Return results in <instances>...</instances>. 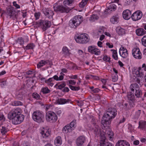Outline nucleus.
Wrapping results in <instances>:
<instances>
[{
    "instance_id": "obj_1",
    "label": "nucleus",
    "mask_w": 146,
    "mask_h": 146,
    "mask_svg": "<svg viewBox=\"0 0 146 146\" xmlns=\"http://www.w3.org/2000/svg\"><path fill=\"white\" fill-rule=\"evenodd\" d=\"M22 110L21 109L17 108L12 110L8 115V117L12 120L13 124L17 125L21 123L24 120V116L21 114Z\"/></svg>"
},
{
    "instance_id": "obj_2",
    "label": "nucleus",
    "mask_w": 146,
    "mask_h": 146,
    "mask_svg": "<svg viewBox=\"0 0 146 146\" xmlns=\"http://www.w3.org/2000/svg\"><path fill=\"white\" fill-rule=\"evenodd\" d=\"M146 71V66L143 64L142 66V68L139 67L138 68L135 69L133 71V78L134 79V81L138 84L140 83V78L143 77L144 75V72Z\"/></svg>"
},
{
    "instance_id": "obj_3",
    "label": "nucleus",
    "mask_w": 146,
    "mask_h": 146,
    "mask_svg": "<svg viewBox=\"0 0 146 146\" xmlns=\"http://www.w3.org/2000/svg\"><path fill=\"white\" fill-rule=\"evenodd\" d=\"M83 21V17L81 15L75 16L69 22V26L71 28L76 29L79 26Z\"/></svg>"
},
{
    "instance_id": "obj_4",
    "label": "nucleus",
    "mask_w": 146,
    "mask_h": 146,
    "mask_svg": "<svg viewBox=\"0 0 146 146\" xmlns=\"http://www.w3.org/2000/svg\"><path fill=\"white\" fill-rule=\"evenodd\" d=\"M32 118L35 121L38 123L43 122L44 119L43 113L39 111H36L33 112Z\"/></svg>"
},
{
    "instance_id": "obj_5",
    "label": "nucleus",
    "mask_w": 146,
    "mask_h": 146,
    "mask_svg": "<svg viewBox=\"0 0 146 146\" xmlns=\"http://www.w3.org/2000/svg\"><path fill=\"white\" fill-rule=\"evenodd\" d=\"M75 39L77 43L85 44L89 41L88 35L86 34H82L77 36L75 37Z\"/></svg>"
},
{
    "instance_id": "obj_6",
    "label": "nucleus",
    "mask_w": 146,
    "mask_h": 146,
    "mask_svg": "<svg viewBox=\"0 0 146 146\" xmlns=\"http://www.w3.org/2000/svg\"><path fill=\"white\" fill-rule=\"evenodd\" d=\"M117 114V110L113 108H110L107 110L106 113L104 114V115L105 117H107L111 121L115 117Z\"/></svg>"
},
{
    "instance_id": "obj_7",
    "label": "nucleus",
    "mask_w": 146,
    "mask_h": 146,
    "mask_svg": "<svg viewBox=\"0 0 146 146\" xmlns=\"http://www.w3.org/2000/svg\"><path fill=\"white\" fill-rule=\"evenodd\" d=\"M76 120H73L69 125H67L64 127L62 129L63 132L66 133L74 130L76 126Z\"/></svg>"
},
{
    "instance_id": "obj_8",
    "label": "nucleus",
    "mask_w": 146,
    "mask_h": 146,
    "mask_svg": "<svg viewBox=\"0 0 146 146\" xmlns=\"http://www.w3.org/2000/svg\"><path fill=\"white\" fill-rule=\"evenodd\" d=\"M46 120L50 123L55 122L57 119V116L56 114L53 112L48 111L46 113Z\"/></svg>"
},
{
    "instance_id": "obj_9",
    "label": "nucleus",
    "mask_w": 146,
    "mask_h": 146,
    "mask_svg": "<svg viewBox=\"0 0 146 146\" xmlns=\"http://www.w3.org/2000/svg\"><path fill=\"white\" fill-rule=\"evenodd\" d=\"M37 25L43 30L46 31L51 26V22L47 20H40L37 23Z\"/></svg>"
},
{
    "instance_id": "obj_10",
    "label": "nucleus",
    "mask_w": 146,
    "mask_h": 146,
    "mask_svg": "<svg viewBox=\"0 0 146 146\" xmlns=\"http://www.w3.org/2000/svg\"><path fill=\"white\" fill-rule=\"evenodd\" d=\"M15 11L14 8L11 6H9L7 8L4 14L6 15L7 17L11 18L15 17Z\"/></svg>"
},
{
    "instance_id": "obj_11",
    "label": "nucleus",
    "mask_w": 146,
    "mask_h": 146,
    "mask_svg": "<svg viewBox=\"0 0 146 146\" xmlns=\"http://www.w3.org/2000/svg\"><path fill=\"white\" fill-rule=\"evenodd\" d=\"M54 11H59L61 13H68L71 9L67 7H64L62 5H59L54 7Z\"/></svg>"
},
{
    "instance_id": "obj_12",
    "label": "nucleus",
    "mask_w": 146,
    "mask_h": 146,
    "mask_svg": "<svg viewBox=\"0 0 146 146\" xmlns=\"http://www.w3.org/2000/svg\"><path fill=\"white\" fill-rule=\"evenodd\" d=\"M143 16V13L140 11L134 12L131 16L133 20L136 21L140 19Z\"/></svg>"
},
{
    "instance_id": "obj_13",
    "label": "nucleus",
    "mask_w": 146,
    "mask_h": 146,
    "mask_svg": "<svg viewBox=\"0 0 146 146\" xmlns=\"http://www.w3.org/2000/svg\"><path fill=\"white\" fill-rule=\"evenodd\" d=\"M88 51L91 54L97 55H99L100 54V50L96 48L95 46H89L88 48Z\"/></svg>"
},
{
    "instance_id": "obj_14",
    "label": "nucleus",
    "mask_w": 146,
    "mask_h": 146,
    "mask_svg": "<svg viewBox=\"0 0 146 146\" xmlns=\"http://www.w3.org/2000/svg\"><path fill=\"white\" fill-rule=\"evenodd\" d=\"M133 57L136 59H141L142 57V54L139 48H134L132 50Z\"/></svg>"
},
{
    "instance_id": "obj_15",
    "label": "nucleus",
    "mask_w": 146,
    "mask_h": 146,
    "mask_svg": "<svg viewBox=\"0 0 146 146\" xmlns=\"http://www.w3.org/2000/svg\"><path fill=\"white\" fill-rule=\"evenodd\" d=\"M93 124L94 126L92 130L96 135H98L100 134L101 137L102 135L103 136L104 135V132H103L102 133L100 131V129L99 126L96 123H94Z\"/></svg>"
},
{
    "instance_id": "obj_16",
    "label": "nucleus",
    "mask_w": 146,
    "mask_h": 146,
    "mask_svg": "<svg viewBox=\"0 0 146 146\" xmlns=\"http://www.w3.org/2000/svg\"><path fill=\"white\" fill-rule=\"evenodd\" d=\"M106 139L104 135L103 136L101 135V140L100 142V146H114L113 144L111 143L106 142L105 141Z\"/></svg>"
},
{
    "instance_id": "obj_17",
    "label": "nucleus",
    "mask_w": 146,
    "mask_h": 146,
    "mask_svg": "<svg viewBox=\"0 0 146 146\" xmlns=\"http://www.w3.org/2000/svg\"><path fill=\"white\" fill-rule=\"evenodd\" d=\"M43 13L49 19H51L54 15L53 11L50 9L45 8L43 10Z\"/></svg>"
},
{
    "instance_id": "obj_18",
    "label": "nucleus",
    "mask_w": 146,
    "mask_h": 146,
    "mask_svg": "<svg viewBox=\"0 0 146 146\" xmlns=\"http://www.w3.org/2000/svg\"><path fill=\"white\" fill-rule=\"evenodd\" d=\"M119 0H114L113 2L110 3L108 9L111 11H114L116 10L117 5L120 4L118 3Z\"/></svg>"
},
{
    "instance_id": "obj_19",
    "label": "nucleus",
    "mask_w": 146,
    "mask_h": 146,
    "mask_svg": "<svg viewBox=\"0 0 146 146\" xmlns=\"http://www.w3.org/2000/svg\"><path fill=\"white\" fill-rule=\"evenodd\" d=\"M119 52L120 55L123 58H125L128 56L127 51L123 47L120 48Z\"/></svg>"
},
{
    "instance_id": "obj_20",
    "label": "nucleus",
    "mask_w": 146,
    "mask_h": 146,
    "mask_svg": "<svg viewBox=\"0 0 146 146\" xmlns=\"http://www.w3.org/2000/svg\"><path fill=\"white\" fill-rule=\"evenodd\" d=\"M111 121L109 118L105 117L104 115L101 121V123L103 125L104 127H105L108 125Z\"/></svg>"
},
{
    "instance_id": "obj_21",
    "label": "nucleus",
    "mask_w": 146,
    "mask_h": 146,
    "mask_svg": "<svg viewBox=\"0 0 146 146\" xmlns=\"http://www.w3.org/2000/svg\"><path fill=\"white\" fill-rule=\"evenodd\" d=\"M131 11L128 9H126L123 11V17L125 19L128 20L131 17Z\"/></svg>"
},
{
    "instance_id": "obj_22",
    "label": "nucleus",
    "mask_w": 146,
    "mask_h": 146,
    "mask_svg": "<svg viewBox=\"0 0 146 146\" xmlns=\"http://www.w3.org/2000/svg\"><path fill=\"white\" fill-rule=\"evenodd\" d=\"M85 141V138L84 136H80L77 138L76 144L77 146H82Z\"/></svg>"
},
{
    "instance_id": "obj_23",
    "label": "nucleus",
    "mask_w": 146,
    "mask_h": 146,
    "mask_svg": "<svg viewBox=\"0 0 146 146\" xmlns=\"http://www.w3.org/2000/svg\"><path fill=\"white\" fill-rule=\"evenodd\" d=\"M115 146H130V145L129 143L127 141L120 140L117 143Z\"/></svg>"
},
{
    "instance_id": "obj_24",
    "label": "nucleus",
    "mask_w": 146,
    "mask_h": 146,
    "mask_svg": "<svg viewBox=\"0 0 146 146\" xmlns=\"http://www.w3.org/2000/svg\"><path fill=\"white\" fill-rule=\"evenodd\" d=\"M133 94L135 95L136 98H139L140 101L141 100H143V99L142 98V92L141 90L140 89V88L136 91H135Z\"/></svg>"
},
{
    "instance_id": "obj_25",
    "label": "nucleus",
    "mask_w": 146,
    "mask_h": 146,
    "mask_svg": "<svg viewBox=\"0 0 146 146\" xmlns=\"http://www.w3.org/2000/svg\"><path fill=\"white\" fill-rule=\"evenodd\" d=\"M70 101V100L68 99L58 98L56 100V102L59 104H64L67 103H69Z\"/></svg>"
},
{
    "instance_id": "obj_26",
    "label": "nucleus",
    "mask_w": 146,
    "mask_h": 146,
    "mask_svg": "<svg viewBox=\"0 0 146 146\" xmlns=\"http://www.w3.org/2000/svg\"><path fill=\"white\" fill-rule=\"evenodd\" d=\"M138 128L146 131V121L141 120L139 122Z\"/></svg>"
},
{
    "instance_id": "obj_27",
    "label": "nucleus",
    "mask_w": 146,
    "mask_h": 146,
    "mask_svg": "<svg viewBox=\"0 0 146 146\" xmlns=\"http://www.w3.org/2000/svg\"><path fill=\"white\" fill-rule=\"evenodd\" d=\"M113 132L110 129L107 130L105 133H104V136L106 137H108L110 140H111L113 139Z\"/></svg>"
},
{
    "instance_id": "obj_28",
    "label": "nucleus",
    "mask_w": 146,
    "mask_h": 146,
    "mask_svg": "<svg viewBox=\"0 0 146 146\" xmlns=\"http://www.w3.org/2000/svg\"><path fill=\"white\" fill-rule=\"evenodd\" d=\"M119 21V16L118 15H116L112 16L110 19L111 23L113 24H117Z\"/></svg>"
},
{
    "instance_id": "obj_29",
    "label": "nucleus",
    "mask_w": 146,
    "mask_h": 146,
    "mask_svg": "<svg viewBox=\"0 0 146 146\" xmlns=\"http://www.w3.org/2000/svg\"><path fill=\"white\" fill-rule=\"evenodd\" d=\"M40 133L41 134L43 138L47 137L50 134L48 130L44 128H43V129L41 130Z\"/></svg>"
},
{
    "instance_id": "obj_30",
    "label": "nucleus",
    "mask_w": 146,
    "mask_h": 146,
    "mask_svg": "<svg viewBox=\"0 0 146 146\" xmlns=\"http://www.w3.org/2000/svg\"><path fill=\"white\" fill-rule=\"evenodd\" d=\"M116 31L117 33L119 35H122L125 33V29L120 26L116 27Z\"/></svg>"
},
{
    "instance_id": "obj_31",
    "label": "nucleus",
    "mask_w": 146,
    "mask_h": 146,
    "mask_svg": "<svg viewBox=\"0 0 146 146\" xmlns=\"http://www.w3.org/2000/svg\"><path fill=\"white\" fill-rule=\"evenodd\" d=\"M139 88H140V87L139 85L136 83L132 84L130 86V89L131 90L132 92H133Z\"/></svg>"
},
{
    "instance_id": "obj_32",
    "label": "nucleus",
    "mask_w": 146,
    "mask_h": 146,
    "mask_svg": "<svg viewBox=\"0 0 146 146\" xmlns=\"http://www.w3.org/2000/svg\"><path fill=\"white\" fill-rule=\"evenodd\" d=\"M136 33L137 35L141 36L145 34L146 32L143 29L139 28L136 30Z\"/></svg>"
},
{
    "instance_id": "obj_33",
    "label": "nucleus",
    "mask_w": 146,
    "mask_h": 146,
    "mask_svg": "<svg viewBox=\"0 0 146 146\" xmlns=\"http://www.w3.org/2000/svg\"><path fill=\"white\" fill-rule=\"evenodd\" d=\"M49 62V60H41L37 64V67L39 68L42 67L48 63Z\"/></svg>"
},
{
    "instance_id": "obj_34",
    "label": "nucleus",
    "mask_w": 146,
    "mask_h": 146,
    "mask_svg": "<svg viewBox=\"0 0 146 146\" xmlns=\"http://www.w3.org/2000/svg\"><path fill=\"white\" fill-rule=\"evenodd\" d=\"M62 143L61 137L60 136H58L56 137L54 140V143L56 146L60 145Z\"/></svg>"
},
{
    "instance_id": "obj_35",
    "label": "nucleus",
    "mask_w": 146,
    "mask_h": 146,
    "mask_svg": "<svg viewBox=\"0 0 146 146\" xmlns=\"http://www.w3.org/2000/svg\"><path fill=\"white\" fill-rule=\"evenodd\" d=\"M133 93L132 94L131 92L128 93L127 97L128 99L131 101H133L135 99V97Z\"/></svg>"
},
{
    "instance_id": "obj_36",
    "label": "nucleus",
    "mask_w": 146,
    "mask_h": 146,
    "mask_svg": "<svg viewBox=\"0 0 146 146\" xmlns=\"http://www.w3.org/2000/svg\"><path fill=\"white\" fill-rule=\"evenodd\" d=\"M62 53L65 55L68 56L70 55V53L67 47L64 46L62 49Z\"/></svg>"
},
{
    "instance_id": "obj_37",
    "label": "nucleus",
    "mask_w": 146,
    "mask_h": 146,
    "mask_svg": "<svg viewBox=\"0 0 146 146\" xmlns=\"http://www.w3.org/2000/svg\"><path fill=\"white\" fill-rule=\"evenodd\" d=\"M54 80L53 78H50L47 80H45V82L47 85L51 86H52L53 85V82Z\"/></svg>"
},
{
    "instance_id": "obj_38",
    "label": "nucleus",
    "mask_w": 146,
    "mask_h": 146,
    "mask_svg": "<svg viewBox=\"0 0 146 146\" xmlns=\"http://www.w3.org/2000/svg\"><path fill=\"white\" fill-rule=\"evenodd\" d=\"M99 17L96 14H93L90 17L89 20L92 22H93L99 19Z\"/></svg>"
},
{
    "instance_id": "obj_39",
    "label": "nucleus",
    "mask_w": 146,
    "mask_h": 146,
    "mask_svg": "<svg viewBox=\"0 0 146 146\" xmlns=\"http://www.w3.org/2000/svg\"><path fill=\"white\" fill-rule=\"evenodd\" d=\"M41 91L44 94H46L50 93V91L47 87L42 88L41 89Z\"/></svg>"
},
{
    "instance_id": "obj_40",
    "label": "nucleus",
    "mask_w": 146,
    "mask_h": 146,
    "mask_svg": "<svg viewBox=\"0 0 146 146\" xmlns=\"http://www.w3.org/2000/svg\"><path fill=\"white\" fill-rule=\"evenodd\" d=\"M17 43L18 44L22 46L24 43V40L22 37L19 38L17 40Z\"/></svg>"
},
{
    "instance_id": "obj_41",
    "label": "nucleus",
    "mask_w": 146,
    "mask_h": 146,
    "mask_svg": "<svg viewBox=\"0 0 146 146\" xmlns=\"http://www.w3.org/2000/svg\"><path fill=\"white\" fill-rule=\"evenodd\" d=\"M111 51H112V56L114 59L117 60L118 59V56L116 50H111Z\"/></svg>"
},
{
    "instance_id": "obj_42",
    "label": "nucleus",
    "mask_w": 146,
    "mask_h": 146,
    "mask_svg": "<svg viewBox=\"0 0 146 146\" xmlns=\"http://www.w3.org/2000/svg\"><path fill=\"white\" fill-rule=\"evenodd\" d=\"M69 87L73 91H78L80 89V87L79 86H74L71 85H69Z\"/></svg>"
},
{
    "instance_id": "obj_43",
    "label": "nucleus",
    "mask_w": 146,
    "mask_h": 146,
    "mask_svg": "<svg viewBox=\"0 0 146 146\" xmlns=\"http://www.w3.org/2000/svg\"><path fill=\"white\" fill-rule=\"evenodd\" d=\"M141 110H139L136 112L133 117L135 119H137L139 118L141 113Z\"/></svg>"
},
{
    "instance_id": "obj_44",
    "label": "nucleus",
    "mask_w": 146,
    "mask_h": 146,
    "mask_svg": "<svg viewBox=\"0 0 146 146\" xmlns=\"http://www.w3.org/2000/svg\"><path fill=\"white\" fill-rule=\"evenodd\" d=\"M112 80L113 82H116L118 80V77L117 74H113L112 75Z\"/></svg>"
},
{
    "instance_id": "obj_45",
    "label": "nucleus",
    "mask_w": 146,
    "mask_h": 146,
    "mask_svg": "<svg viewBox=\"0 0 146 146\" xmlns=\"http://www.w3.org/2000/svg\"><path fill=\"white\" fill-rule=\"evenodd\" d=\"M35 46V45L33 43H30L26 46L25 48L27 50L33 49Z\"/></svg>"
},
{
    "instance_id": "obj_46",
    "label": "nucleus",
    "mask_w": 146,
    "mask_h": 146,
    "mask_svg": "<svg viewBox=\"0 0 146 146\" xmlns=\"http://www.w3.org/2000/svg\"><path fill=\"white\" fill-rule=\"evenodd\" d=\"M88 1L86 0H82L80 3V7L82 8L84 7L87 4Z\"/></svg>"
},
{
    "instance_id": "obj_47",
    "label": "nucleus",
    "mask_w": 146,
    "mask_h": 146,
    "mask_svg": "<svg viewBox=\"0 0 146 146\" xmlns=\"http://www.w3.org/2000/svg\"><path fill=\"white\" fill-rule=\"evenodd\" d=\"M104 27H102L99 29L97 32V35L99 36L102 35L104 33Z\"/></svg>"
},
{
    "instance_id": "obj_48",
    "label": "nucleus",
    "mask_w": 146,
    "mask_h": 146,
    "mask_svg": "<svg viewBox=\"0 0 146 146\" xmlns=\"http://www.w3.org/2000/svg\"><path fill=\"white\" fill-rule=\"evenodd\" d=\"M12 104L14 106H18L22 105V103L19 101H15L12 102Z\"/></svg>"
},
{
    "instance_id": "obj_49",
    "label": "nucleus",
    "mask_w": 146,
    "mask_h": 146,
    "mask_svg": "<svg viewBox=\"0 0 146 146\" xmlns=\"http://www.w3.org/2000/svg\"><path fill=\"white\" fill-rule=\"evenodd\" d=\"M7 130L5 127H2V129L1 130V132L2 135H5L7 132Z\"/></svg>"
},
{
    "instance_id": "obj_50",
    "label": "nucleus",
    "mask_w": 146,
    "mask_h": 146,
    "mask_svg": "<svg viewBox=\"0 0 146 146\" xmlns=\"http://www.w3.org/2000/svg\"><path fill=\"white\" fill-rule=\"evenodd\" d=\"M32 95L33 98L36 100L39 99L40 97V95L36 93H33Z\"/></svg>"
},
{
    "instance_id": "obj_51",
    "label": "nucleus",
    "mask_w": 146,
    "mask_h": 146,
    "mask_svg": "<svg viewBox=\"0 0 146 146\" xmlns=\"http://www.w3.org/2000/svg\"><path fill=\"white\" fill-rule=\"evenodd\" d=\"M142 44L146 47V35L143 36L141 40Z\"/></svg>"
},
{
    "instance_id": "obj_52",
    "label": "nucleus",
    "mask_w": 146,
    "mask_h": 146,
    "mask_svg": "<svg viewBox=\"0 0 146 146\" xmlns=\"http://www.w3.org/2000/svg\"><path fill=\"white\" fill-rule=\"evenodd\" d=\"M66 84L65 82H63L58 86V88L61 90L64 88L66 86Z\"/></svg>"
},
{
    "instance_id": "obj_53",
    "label": "nucleus",
    "mask_w": 146,
    "mask_h": 146,
    "mask_svg": "<svg viewBox=\"0 0 146 146\" xmlns=\"http://www.w3.org/2000/svg\"><path fill=\"white\" fill-rule=\"evenodd\" d=\"M104 60L106 62H109L110 60V58L108 57L107 55H104L103 58Z\"/></svg>"
},
{
    "instance_id": "obj_54",
    "label": "nucleus",
    "mask_w": 146,
    "mask_h": 146,
    "mask_svg": "<svg viewBox=\"0 0 146 146\" xmlns=\"http://www.w3.org/2000/svg\"><path fill=\"white\" fill-rule=\"evenodd\" d=\"M68 82L69 84H70V85H75L76 83V82L74 80H68Z\"/></svg>"
},
{
    "instance_id": "obj_55",
    "label": "nucleus",
    "mask_w": 146,
    "mask_h": 146,
    "mask_svg": "<svg viewBox=\"0 0 146 146\" xmlns=\"http://www.w3.org/2000/svg\"><path fill=\"white\" fill-rule=\"evenodd\" d=\"M34 15L36 19H37L39 18L40 15V13L39 12L35 13Z\"/></svg>"
},
{
    "instance_id": "obj_56",
    "label": "nucleus",
    "mask_w": 146,
    "mask_h": 146,
    "mask_svg": "<svg viewBox=\"0 0 146 146\" xmlns=\"http://www.w3.org/2000/svg\"><path fill=\"white\" fill-rule=\"evenodd\" d=\"M63 4L65 7H67V5H70L68 0H64L63 1Z\"/></svg>"
},
{
    "instance_id": "obj_57",
    "label": "nucleus",
    "mask_w": 146,
    "mask_h": 146,
    "mask_svg": "<svg viewBox=\"0 0 146 146\" xmlns=\"http://www.w3.org/2000/svg\"><path fill=\"white\" fill-rule=\"evenodd\" d=\"M13 4L14 6L16 8L19 9L20 8V6L17 3L16 1H14L13 2Z\"/></svg>"
},
{
    "instance_id": "obj_58",
    "label": "nucleus",
    "mask_w": 146,
    "mask_h": 146,
    "mask_svg": "<svg viewBox=\"0 0 146 146\" xmlns=\"http://www.w3.org/2000/svg\"><path fill=\"white\" fill-rule=\"evenodd\" d=\"M128 129H129L130 130V131L131 132L133 129V127L132 125L131 124H129L128 126Z\"/></svg>"
},
{
    "instance_id": "obj_59",
    "label": "nucleus",
    "mask_w": 146,
    "mask_h": 146,
    "mask_svg": "<svg viewBox=\"0 0 146 146\" xmlns=\"http://www.w3.org/2000/svg\"><path fill=\"white\" fill-rule=\"evenodd\" d=\"M62 91L64 92H68L69 91V89L67 87H64V88L62 90Z\"/></svg>"
},
{
    "instance_id": "obj_60",
    "label": "nucleus",
    "mask_w": 146,
    "mask_h": 146,
    "mask_svg": "<svg viewBox=\"0 0 146 146\" xmlns=\"http://www.w3.org/2000/svg\"><path fill=\"white\" fill-rule=\"evenodd\" d=\"M69 78L71 79H76L78 77V76L77 75H71L69 76Z\"/></svg>"
},
{
    "instance_id": "obj_61",
    "label": "nucleus",
    "mask_w": 146,
    "mask_h": 146,
    "mask_svg": "<svg viewBox=\"0 0 146 146\" xmlns=\"http://www.w3.org/2000/svg\"><path fill=\"white\" fill-rule=\"evenodd\" d=\"M34 73V71L29 70L26 72V74L28 75H30Z\"/></svg>"
},
{
    "instance_id": "obj_62",
    "label": "nucleus",
    "mask_w": 146,
    "mask_h": 146,
    "mask_svg": "<svg viewBox=\"0 0 146 146\" xmlns=\"http://www.w3.org/2000/svg\"><path fill=\"white\" fill-rule=\"evenodd\" d=\"M92 77H93L92 75H87L86 76L85 78L87 80H88L90 79H92Z\"/></svg>"
},
{
    "instance_id": "obj_63",
    "label": "nucleus",
    "mask_w": 146,
    "mask_h": 146,
    "mask_svg": "<svg viewBox=\"0 0 146 146\" xmlns=\"http://www.w3.org/2000/svg\"><path fill=\"white\" fill-rule=\"evenodd\" d=\"M52 78H53L54 80H54H56V81H58V76L56 75H55Z\"/></svg>"
},
{
    "instance_id": "obj_64",
    "label": "nucleus",
    "mask_w": 146,
    "mask_h": 146,
    "mask_svg": "<svg viewBox=\"0 0 146 146\" xmlns=\"http://www.w3.org/2000/svg\"><path fill=\"white\" fill-rule=\"evenodd\" d=\"M106 45L108 46L109 48H111L113 47V44H110V43L109 42H107L106 43Z\"/></svg>"
}]
</instances>
